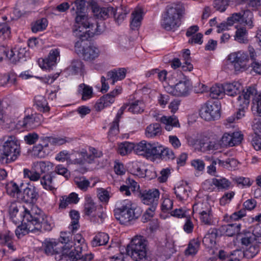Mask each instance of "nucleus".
<instances>
[{"label": "nucleus", "mask_w": 261, "mask_h": 261, "mask_svg": "<svg viewBox=\"0 0 261 261\" xmlns=\"http://www.w3.org/2000/svg\"><path fill=\"white\" fill-rule=\"evenodd\" d=\"M185 11L182 4H174L168 7L163 17L161 24L167 31H174L181 24V18Z\"/></svg>", "instance_id": "f03ea898"}, {"label": "nucleus", "mask_w": 261, "mask_h": 261, "mask_svg": "<svg viewBox=\"0 0 261 261\" xmlns=\"http://www.w3.org/2000/svg\"><path fill=\"white\" fill-rule=\"evenodd\" d=\"M78 91L81 94L82 98L84 100L89 99L92 96V88L84 84L79 85Z\"/></svg>", "instance_id": "864d4df0"}, {"label": "nucleus", "mask_w": 261, "mask_h": 261, "mask_svg": "<svg viewBox=\"0 0 261 261\" xmlns=\"http://www.w3.org/2000/svg\"><path fill=\"white\" fill-rule=\"evenodd\" d=\"M102 153L98 151L95 148L90 147L89 152L84 149H82L77 153L78 156L75 159L73 162L74 164L83 165L86 163L90 164L92 163L94 159L102 156Z\"/></svg>", "instance_id": "f8f14e48"}, {"label": "nucleus", "mask_w": 261, "mask_h": 261, "mask_svg": "<svg viewBox=\"0 0 261 261\" xmlns=\"http://www.w3.org/2000/svg\"><path fill=\"white\" fill-rule=\"evenodd\" d=\"M147 241L141 236H135L128 245L127 253L135 261H148Z\"/></svg>", "instance_id": "7ed1b4c3"}, {"label": "nucleus", "mask_w": 261, "mask_h": 261, "mask_svg": "<svg viewBox=\"0 0 261 261\" xmlns=\"http://www.w3.org/2000/svg\"><path fill=\"white\" fill-rule=\"evenodd\" d=\"M241 224L238 223L228 224L222 226V231L226 236L232 237L236 234H238L240 230Z\"/></svg>", "instance_id": "a18cd8bd"}, {"label": "nucleus", "mask_w": 261, "mask_h": 261, "mask_svg": "<svg viewBox=\"0 0 261 261\" xmlns=\"http://www.w3.org/2000/svg\"><path fill=\"white\" fill-rule=\"evenodd\" d=\"M38 197V193L34 188L27 187L23 190L22 195L20 194L19 200L28 203L35 202Z\"/></svg>", "instance_id": "cd10ccee"}, {"label": "nucleus", "mask_w": 261, "mask_h": 261, "mask_svg": "<svg viewBox=\"0 0 261 261\" xmlns=\"http://www.w3.org/2000/svg\"><path fill=\"white\" fill-rule=\"evenodd\" d=\"M86 247V245L75 247L73 250L69 252L66 259L72 261L79 259L81 261H90L93 258V255L92 253H85Z\"/></svg>", "instance_id": "a211bd4d"}, {"label": "nucleus", "mask_w": 261, "mask_h": 261, "mask_svg": "<svg viewBox=\"0 0 261 261\" xmlns=\"http://www.w3.org/2000/svg\"><path fill=\"white\" fill-rule=\"evenodd\" d=\"M20 154L19 141L14 136H10L4 142L1 149L0 162L9 163L15 161Z\"/></svg>", "instance_id": "20e7f679"}, {"label": "nucleus", "mask_w": 261, "mask_h": 261, "mask_svg": "<svg viewBox=\"0 0 261 261\" xmlns=\"http://www.w3.org/2000/svg\"><path fill=\"white\" fill-rule=\"evenodd\" d=\"M7 193L10 196L19 200L21 191L18 186L13 181L8 182L6 186Z\"/></svg>", "instance_id": "c03bdc74"}, {"label": "nucleus", "mask_w": 261, "mask_h": 261, "mask_svg": "<svg viewBox=\"0 0 261 261\" xmlns=\"http://www.w3.org/2000/svg\"><path fill=\"white\" fill-rule=\"evenodd\" d=\"M203 137H205V141L208 140V142L207 143L205 141L201 142V151L207 152L217 150L222 148L219 136L216 133L208 130L203 133Z\"/></svg>", "instance_id": "0eeeda50"}, {"label": "nucleus", "mask_w": 261, "mask_h": 261, "mask_svg": "<svg viewBox=\"0 0 261 261\" xmlns=\"http://www.w3.org/2000/svg\"><path fill=\"white\" fill-rule=\"evenodd\" d=\"M19 210L18 207L14 204L11 205L10 208V218L15 224L20 222L23 219V215H21L20 213H19Z\"/></svg>", "instance_id": "603ef678"}, {"label": "nucleus", "mask_w": 261, "mask_h": 261, "mask_svg": "<svg viewBox=\"0 0 261 261\" xmlns=\"http://www.w3.org/2000/svg\"><path fill=\"white\" fill-rule=\"evenodd\" d=\"M69 69L74 74L82 73L84 69V64L80 60H74L71 62Z\"/></svg>", "instance_id": "69168bd1"}, {"label": "nucleus", "mask_w": 261, "mask_h": 261, "mask_svg": "<svg viewBox=\"0 0 261 261\" xmlns=\"http://www.w3.org/2000/svg\"><path fill=\"white\" fill-rule=\"evenodd\" d=\"M143 19V11L141 9H135L132 13L130 26L132 30L138 29Z\"/></svg>", "instance_id": "72a5a7b5"}, {"label": "nucleus", "mask_w": 261, "mask_h": 261, "mask_svg": "<svg viewBox=\"0 0 261 261\" xmlns=\"http://www.w3.org/2000/svg\"><path fill=\"white\" fill-rule=\"evenodd\" d=\"M33 168L40 174L47 173L53 170L54 164L49 161L36 162L32 164Z\"/></svg>", "instance_id": "c9c22d12"}, {"label": "nucleus", "mask_w": 261, "mask_h": 261, "mask_svg": "<svg viewBox=\"0 0 261 261\" xmlns=\"http://www.w3.org/2000/svg\"><path fill=\"white\" fill-rule=\"evenodd\" d=\"M241 94L245 97V101L247 102H250V99L252 98L254 105L252 111H256L257 115L261 117V93L258 94L255 87H248L243 90Z\"/></svg>", "instance_id": "1a4fd4ad"}, {"label": "nucleus", "mask_w": 261, "mask_h": 261, "mask_svg": "<svg viewBox=\"0 0 261 261\" xmlns=\"http://www.w3.org/2000/svg\"><path fill=\"white\" fill-rule=\"evenodd\" d=\"M23 174L25 178H28L30 180L33 181H38L41 178V174L37 170H35L32 165L31 170L28 169H23Z\"/></svg>", "instance_id": "4d7b16f0"}, {"label": "nucleus", "mask_w": 261, "mask_h": 261, "mask_svg": "<svg viewBox=\"0 0 261 261\" xmlns=\"http://www.w3.org/2000/svg\"><path fill=\"white\" fill-rule=\"evenodd\" d=\"M79 199L78 195L74 192L70 193L68 196H62L60 199L59 207L61 208H65L69 204H76Z\"/></svg>", "instance_id": "e433bc0d"}, {"label": "nucleus", "mask_w": 261, "mask_h": 261, "mask_svg": "<svg viewBox=\"0 0 261 261\" xmlns=\"http://www.w3.org/2000/svg\"><path fill=\"white\" fill-rule=\"evenodd\" d=\"M47 26V20L46 18H41L37 20L32 25V31L34 33L42 31Z\"/></svg>", "instance_id": "bf43d9fd"}, {"label": "nucleus", "mask_w": 261, "mask_h": 261, "mask_svg": "<svg viewBox=\"0 0 261 261\" xmlns=\"http://www.w3.org/2000/svg\"><path fill=\"white\" fill-rule=\"evenodd\" d=\"M35 104L38 110L41 112H46L49 111V107L48 106L45 98L42 95H37L34 98Z\"/></svg>", "instance_id": "de8ad7c7"}, {"label": "nucleus", "mask_w": 261, "mask_h": 261, "mask_svg": "<svg viewBox=\"0 0 261 261\" xmlns=\"http://www.w3.org/2000/svg\"><path fill=\"white\" fill-rule=\"evenodd\" d=\"M116 205L114 210V215L120 224L127 225L135 219V208L131 201L123 200L118 202Z\"/></svg>", "instance_id": "39448f33"}, {"label": "nucleus", "mask_w": 261, "mask_h": 261, "mask_svg": "<svg viewBox=\"0 0 261 261\" xmlns=\"http://www.w3.org/2000/svg\"><path fill=\"white\" fill-rule=\"evenodd\" d=\"M202 223L206 225H213L215 223L213 211L199 215Z\"/></svg>", "instance_id": "052dcab7"}, {"label": "nucleus", "mask_w": 261, "mask_h": 261, "mask_svg": "<svg viewBox=\"0 0 261 261\" xmlns=\"http://www.w3.org/2000/svg\"><path fill=\"white\" fill-rule=\"evenodd\" d=\"M109 240L108 234L104 232L97 233L91 241V245L93 247L106 245Z\"/></svg>", "instance_id": "49530a36"}, {"label": "nucleus", "mask_w": 261, "mask_h": 261, "mask_svg": "<svg viewBox=\"0 0 261 261\" xmlns=\"http://www.w3.org/2000/svg\"><path fill=\"white\" fill-rule=\"evenodd\" d=\"M242 88L241 83L238 82L224 84L225 94L230 96L233 97L240 93Z\"/></svg>", "instance_id": "2f4dec72"}, {"label": "nucleus", "mask_w": 261, "mask_h": 261, "mask_svg": "<svg viewBox=\"0 0 261 261\" xmlns=\"http://www.w3.org/2000/svg\"><path fill=\"white\" fill-rule=\"evenodd\" d=\"M204 185H214L218 190H226L229 189L231 182L224 177L219 178H213L211 181L206 180Z\"/></svg>", "instance_id": "c756f323"}, {"label": "nucleus", "mask_w": 261, "mask_h": 261, "mask_svg": "<svg viewBox=\"0 0 261 261\" xmlns=\"http://www.w3.org/2000/svg\"><path fill=\"white\" fill-rule=\"evenodd\" d=\"M160 121L165 125V128L168 131L172 130L173 127H180L178 120L174 115L171 116H163L160 118Z\"/></svg>", "instance_id": "7c9ffc66"}, {"label": "nucleus", "mask_w": 261, "mask_h": 261, "mask_svg": "<svg viewBox=\"0 0 261 261\" xmlns=\"http://www.w3.org/2000/svg\"><path fill=\"white\" fill-rule=\"evenodd\" d=\"M242 16L241 21L242 22L245 23L250 29L253 27L254 25L252 20L253 15L250 11L248 10L245 11L243 14H242Z\"/></svg>", "instance_id": "e2e57ef3"}, {"label": "nucleus", "mask_w": 261, "mask_h": 261, "mask_svg": "<svg viewBox=\"0 0 261 261\" xmlns=\"http://www.w3.org/2000/svg\"><path fill=\"white\" fill-rule=\"evenodd\" d=\"M218 230L216 228H211L203 239L202 242L208 248L214 247L216 244Z\"/></svg>", "instance_id": "bb28decb"}, {"label": "nucleus", "mask_w": 261, "mask_h": 261, "mask_svg": "<svg viewBox=\"0 0 261 261\" xmlns=\"http://www.w3.org/2000/svg\"><path fill=\"white\" fill-rule=\"evenodd\" d=\"M162 133V128L159 123H154L147 126L145 129V136L147 138H152L160 136Z\"/></svg>", "instance_id": "4c0bfd02"}, {"label": "nucleus", "mask_w": 261, "mask_h": 261, "mask_svg": "<svg viewBox=\"0 0 261 261\" xmlns=\"http://www.w3.org/2000/svg\"><path fill=\"white\" fill-rule=\"evenodd\" d=\"M72 231H62L60 233L59 238V242L62 245V259L63 258H67L68 254L70 252L71 248L76 245L72 239Z\"/></svg>", "instance_id": "dca6fc26"}, {"label": "nucleus", "mask_w": 261, "mask_h": 261, "mask_svg": "<svg viewBox=\"0 0 261 261\" xmlns=\"http://www.w3.org/2000/svg\"><path fill=\"white\" fill-rule=\"evenodd\" d=\"M157 146L154 144H151L145 140H142L138 143L135 144V152L139 155L147 158H155L156 154Z\"/></svg>", "instance_id": "9b49d317"}, {"label": "nucleus", "mask_w": 261, "mask_h": 261, "mask_svg": "<svg viewBox=\"0 0 261 261\" xmlns=\"http://www.w3.org/2000/svg\"><path fill=\"white\" fill-rule=\"evenodd\" d=\"M74 182L80 190L86 191L90 187V181L84 176L76 177L74 178Z\"/></svg>", "instance_id": "13d9d810"}, {"label": "nucleus", "mask_w": 261, "mask_h": 261, "mask_svg": "<svg viewBox=\"0 0 261 261\" xmlns=\"http://www.w3.org/2000/svg\"><path fill=\"white\" fill-rule=\"evenodd\" d=\"M100 53L98 47L92 44L83 47L81 53L84 60L91 62L99 57Z\"/></svg>", "instance_id": "4be33fe9"}, {"label": "nucleus", "mask_w": 261, "mask_h": 261, "mask_svg": "<svg viewBox=\"0 0 261 261\" xmlns=\"http://www.w3.org/2000/svg\"><path fill=\"white\" fill-rule=\"evenodd\" d=\"M121 107H124V111L127 109L133 114H139L144 112L146 106L143 100L136 99L124 104Z\"/></svg>", "instance_id": "b1692460"}, {"label": "nucleus", "mask_w": 261, "mask_h": 261, "mask_svg": "<svg viewBox=\"0 0 261 261\" xmlns=\"http://www.w3.org/2000/svg\"><path fill=\"white\" fill-rule=\"evenodd\" d=\"M157 150L159 152L156 151L155 154V159H161L162 160H172L175 158V154L172 149L168 148H163L162 146H157Z\"/></svg>", "instance_id": "ea45409f"}, {"label": "nucleus", "mask_w": 261, "mask_h": 261, "mask_svg": "<svg viewBox=\"0 0 261 261\" xmlns=\"http://www.w3.org/2000/svg\"><path fill=\"white\" fill-rule=\"evenodd\" d=\"M75 32L87 33L90 36L99 34L101 31L95 20L85 15L77 14L75 18Z\"/></svg>", "instance_id": "423d86ee"}, {"label": "nucleus", "mask_w": 261, "mask_h": 261, "mask_svg": "<svg viewBox=\"0 0 261 261\" xmlns=\"http://www.w3.org/2000/svg\"><path fill=\"white\" fill-rule=\"evenodd\" d=\"M101 206H97L91 197L87 195L85 197V203L84 204V213L87 216L96 217V212L97 210H101Z\"/></svg>", "instance_id": "a878e982"}, {"label": "nucleus", "mask_w": 261, "mask_h": 261, "mask_svg": "<svg viewBox=\"0 0 261 261\" xmlns=\"http://www.w3.org/2000/svg\"><path fill=\"white\" fill-rule=\"evenodd\" d=\"M188 144L190 146H194L198 144L201 149V143L205 141V137H203V134H194L190 136H188L187 138Z\"/></svg>", "instance_id": "09e8293b"}, {"label": "nucleus", "mask_w": 261, "mask_h": 261, "mask_svg": "<svg viewBox=\"0 0 261 261\" xmlns=\"http://www.w3.org/2000/svg\"><path fill=\"white\" fill-rule=\"evenodd\" d=\"M22 210L23 219L20 222L21 225L18 226L15 231L16 236L18 238L29 232H36V229H39L41 227L40 223L42 220V215L36 213L37 212H40L37 206L33 207L31 211L22 207Z\"/></svg>", "instance_id": "f257e3e1"}, {"label": "nucleus", "mask_w": 261, "mask_h": 261, "mask_svg": "<svg viewBox=\"0 0 261 261\" xmlns=\"http://www.w3.org/2000/svg\"><path fill=\"white\" fill-rule=\"evenodd\" d=\"M43 121L42 115L34 113L25 116L22 120H19L16 127L18 129L30 130L39 126Z\"/></svg>", "instance_id": "6e6552de"}, {"label": "nucleus", "mask_w": 261, "mask_h": 261, "mask_svg": "<svg viewBox=\"0 0 261 261\" xmlns=\"http://www.w3.org/2000/svg\"><path fill=\"white\" fill-rule=\"evenodd\" d=\"M60 51L58 48L51 49L47 58L43 60L42 68L50 70L60 61Z\"/></svg>", "instance_id": "5701e85b"}, {"label": "nucleus", "mask_w": 261, "mask_h": 261, "mask_svg": "<svg viewBox=\"0 0 261 261\" xmlns=\"http://www.w3.org/2000/svg\"><path fill=\"white\" fill-rule=\"evenodd\" d=\"M27 50L24 47L14 48L7 53L8 59L12 63H16L26 56Z\"/></svg>", "instance_id": "393cba45"}, {"label": "nucleus", "mask_w": 261, "mask_h": 261, "mask_svg": "<svg viewBox=\"0 0 261 261\" xmlns=\"http://www.w3.org/2000/svg\"><path fill=\"white\" fill-rule=\"evenodd\" d=\"M243 140V135L240 132L225 133L220 139L222 148L233 146L240 143Z\"/></svg>", "instance_id": "6ab92c4d"}, {"label": "nucleus", "mask_w": 261, "mask_h": 261, "mask_svg": "<svg viewBox=\"0 0 261 261\" xmlns=\"http://www.w3.org/2000/svg\"><path fill=\"white\" fill-rule=\"evenodd\" d=\"M242 245L248 246L257 243L256 236L251 232L246 231L238 236Z\"/></svg>", "instance_id": "f704fd0d"}, {"label": "nucleus", "mask_w": 261, "mask_h": 261, "mask_svg": "<svg viewBox=\"0 0 261 261\" xmlns=\"http://www.w3.org/2000/svg\"><path fill=\"white\" fill-rule=\"evenodd\" d=\"M121 93V90L115 89L110 93L101 97L96 102L94 108L97 111H100L105 108L110 106L115 101V98Z\"/></svg>", "instance_id": "f3484780"}, {"label": "nucleus", "mask_w": 261, "mask_h": 261, "mask_svg": "<svg viewBox=\"0 0 261 261\" xmlns=\"http://www.w3.org/2000/svg\"><path fill=\"white\" fill-rule=\"evenodd\" d=\"M140 195L143 204L148 206H158L160 195L158 189L153 188L145 190L140 192Z\"/></svg>", "instance_id": "2eb2a0df"}, {"label": "nucleus", "mask_w": 261, "mask_h": 261, "mask_svg": "<svg viewBox=\"0 0 261 261\" xmlns=\"http://www.w3.org/2000/svg\"><path fill=\"white\" fill-rule=\"evenodd\" d=\"M225 94L224 85L216 84L210 89V96L214 99L222 98Z\"/></svg>", "instance_id": "8fccbe9b"}, {"label": "nucleus", "mask_w": 261, "mask_h": 261, "mask_svg": "<svg viewBox=\"0 0 261 261\" xmlns=\"http://www.w3.org/2000/svg\"><path fill=\"white\" fill-rule=\"evenodd\" d=\"M193 211L194 213H197L198 215L202 214L212 211V206L208 202L199 201L193 205Z\"/></svg>", "instance_id": "79ce46f5"}, {"label": "nucleus", "mask_w": 261, "mask_h": 261, "mask_svg": "<svg viewBox=\"0 0 261 261\" xmlns=\"http://www.w3.org/2000/svg\"><path fill=\"white\" fill-rule=\"evenodd\" d=\"M124 107H121L118 111L115 118L110 124V129L109 132V136H115L117 135L119 132V122L120 119L124 113Z\"/></svg>", "instance_id": "473e14b6"}, {"label": "nucleus", "mask_w": 261, "mask_h": 261, "mask_svg": "<svg viewBox=\"0 0 261 261\" xmlns=\"http://www.w3.org/2000/svg\"><path fill=\"white\" fill-rule=\"evenodd\" d=\"M228 60L232 63L236 71H242L247 68V55L243 51H239L230 54Z\"/></svg>", "instance_id": "4468645a"}, {"label": "nucleus", "mask_w": 261, "mask_h": 261, "mask_svg": "<svg viewBox=\"0 0 261 261\" xmlns=\"http://www.w3.org/2000/svg\"><path fill=\"white\" fill-rule=\"evenodd\" d=\"M191 89L192 84L189 80L181 81L175 85L166 87V90L168 93L177 97L188 96Z\"/></svg>", "instance_id": "ddd939ff"}, {"label": "nucleus", "mask_w": 261, "mask_h": 261, "mask_svg": "<svg viewBox=\"0 0 261 261\" xmlns=\"http://www.w3.org/2000/svg\"><path fill=\"white\" fill-rule=\"evenodd\" d=\"M200 243L197 240H191L186 250V254L188 255H195L199 250Z\"/></svg>", "instance_id": "680f3d73"}, {"label": "nucleus", "mask_w": 261, "mask_h": 261, "mask_svg": "<svg viewBox=\"0 0 261 261\" xmlns=\"http://www.w3.org/2000/svg\"><path fill=\"white\" fill-rule=\"evenodd\" d=\"M51 150L52 149L49 145L48 140L44 138L41 139L39 144L33 146L32 154L35 156L44 158L48 155Z\"/></svg>", "instance_id": "412c9836"}, {"label": "nucleus", "mask_w": 261, "mask_h": 261, "mask_svg": "<svg viewBox=\"0 0 261 261\" xmlns=\"http://www.w3.org/2000/svg\"><path fill=\"white\" fill-rule=\"evenodd\" d=\"M42 246L45 253L47 255L61 253L62 256V245L55 239H45L42 243Z\"/></svg>", "instance_id": "aec40b11"}, {"label": "nucleus", "mask_w": 261, "mask_h": 261, "mask_svg": "<svg viewBox=\"0 0 261 261\" xmlns=\"http://www.w3.org/2000/svg\"><path fill=\"white\" fill-rule=\"evenodd\" d=\"M190 193V188L187 185H180L174 188V193L179 201L187 200Z\"/></svg>", "instance_id": "58836bf2"}, {"label": "nucleus", "mask_w": 261, "mask_h": 261, "mask_svg": "<svg viewBox=\"0 0 261 261\" xmlns=\"http://www.w3.org/2000/svg\"><path fill=\"white\" fill-rule=\"evenodd\" d=\"M108 80L112 81L114 84L115 82L123 80L126 75V70L124 68L114 69L108 72Z\"/></svg>", "instance_id": "37998d69"}, {"label": "nucleus", "mask_w": 261, "mask_h": 261, "mask_svg": "<svg viewBox=\"0 0 261 261\" xmlns=\"http://www.w3.org/2000/svg\"><path fill=\"white\" fill-rule=\"evenodd\" d=\"M133 150L135 151V144L125 142L119 145L118 153L122 155L129 153Z\"/></svg>", "instance_id": "6e6d98bb"}, {"label": "nucleus", "mask_w": 261, "mask_h": 261, "mask_svg": "<svg viewBox=\"0 0 261 261\" xmlns=\"http://www.w3.org/2000/svg\"><path fill=\"white\" fill-rule=\"evenodd\" d=\"M258 246L256 243L250 245L249 247L244 252V255L248 258H253L258 253Z\"/></svg>", "instance_id": "338daca9"}, {"label": "nucleus", "mask_w": 261, "mask_h": 261, "mask_svg": "<svg viewBox=\"0 0 261 261\" xmlns=\"http://www.w3.org/2000/svg\"><path fill=\"white\" fill-rule=\"evenodd\" d=\"M236 29L237 30L234 36V40L240 43H247L248 33L246 29L243 27H236Z\"/></svg>", "instance_id": "a19ab883"}, {"label": "nucleus", "mask_w": 261, "mask_h": 261, "mask_svg": "<svg viewBox=\"0 0 261 261\" xmlns=\"http://www.w3.org/2000/svg\"><path fill=\"white\" fill-rule=\"evenodd\" d=\"M233 181L242 187H249L252 184V181H251L249 178L242 176L236 177L233 178Z\"/></svg>", "instance_id": "774afa93"}, {"label": "nucleus", "mask_w": 261, "mask_h": 261, "mask_svg": "<svg viewBox=\"0 0 261 261\" xmlns=\"http://www.w3.org/2000/svg\"><path fill=\"white\" fill-rule=\"evenodd\" d=\"M220 108L216 102H208L201 108L200 114L202 118L206 121L218 119L220 117Z\"/></svg>", "instance_id": "9d476101"}, {"label": "nucleus", "mask_w": 261, "mask_h": 261, "mask_svg": "<svg viewBox=\"0 0 261 261\" xmlns=\"http://www.w3.org/2000/svg\"><path fill=\"white\" fill-rule=\"evenodd\" d=\"M55 175V173L50 172L41 177L40 183L44 189L50 191H54L56 189L54 181Z\"/></svg>", "instance_id": "c85d7f7f"}, {"label": "nucleus", "mask_w": 261, "mask_h": 261, "mask_svg": "<svg viewBox=\"0 0 261 261\" xmlns=\"http://www.w3.org/2000/svg\"><path fill=\"white\" fill-rule=\"evenodd\" d=\"M184 64L181 66L182 70L184 71H191L193 69V66L190 62V51L188 49H185L182 53Z\"/></svg>", "instance_id": "3c124183"}, {"label": "nucleus", "mask_w": 261, "mask_h": 261, "mask_svg": "<svg viewBox=\"0 0 261 261\" xmlns=\"http://www.w3.org/2000/svg\"><path fill=\"white\" fill-rule=\"evenodd\" d=\"M171 248L172 244L167 239H163L158 244V251L164 255H165Z\"/></svg>", "instance_id": "0e129e2a"}, {"label": "nucleus", "mask_w": 261, "mask_h": 261, "mask_svg": "<svg viewBox=\"0 0 261 261\" xmlns=\"http://www.w3.org/2000/svg\"><path fill=\"white\" fill-rule=\"evenodd\" d=\"M70 216L71 221L68 228L71 231L74 232L77 230L80 226L79 224L80 215L78 212L73 210L70 212Z\"/></svg>", "instance_id": "5fc2aeb1"}]
</instances>
